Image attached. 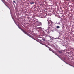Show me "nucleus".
I'll list each match as a JSON object with an SVG mask.
<instances>
[{"instance_id": "39448f33", "label": "nucleus", "mask_w": 74, "mask_h": 74, "mask_svg": "<svg viewBox=\"0 0 74 74\" xmlns=\"http://www.w3.org/2000/svg\"><path fill=\"white\" fill-rule=\"evenodd\" d=\"M34 2H33L31 3L30 4H34Z\"/></svg>"}, {"instance_id": "0eeeda50", "label": "nucleus", "mask_w": 74, "mask_h": 74, "mask_svg": "<svg viewBox=\"0 0 74 74\" xmlns=\"http://www.w3.org/2000/svg\"><path fill=\"white\" fill-rule=\"evenodd\" d=\"M6 6H7V7H8V8H9V9H10V8H9V7H8V6L6 5Z\"/></svg>"}, {"instance_id": "f03ea898", "label": "nucleus", "mask_w": 74, "mask_h": 74, "mask_svg": "<svg viewBox=\"0 0 74 74\" xmlns=\"http://www.w3.org/2000/svg\"><path fill=\"white\" fill-rule=\"evenodd\" d=\"M52 52H53V53H55V54H56L55 53L56 52L55 51H52Z\"/></svg>"}, {"instance_id": "1a4fd4ad", "label": "nucleus", "mask_w": 74, "mask_h": 74, "mask_svg": "<svg viewBox=\"0 0 74 74\" xmlns=\"http://www.w3.org/2000/svg\"><path fill=\"white\" fill-rule=\"evenodd\" d=\"M40 41H41V40H40Z\"/></svg>"}, {"instance_id": "7ed1b4c3", "label": "nucleus", "mask_w": 74, "mask_h": 74, "mask_svg": "<svg viewBox=\"0 0 74 74\" xmlns=\"http://www.w3.org/2000/svg\"><path fill=\"white\" fill-rule=\"evenodd\" d=\"M57 29H59V28H60V27H59V26H57Z\"/></svg>"}, {"instance_id": "20e7f679", "label": "nucleus", "mask_w": 74, "mask_h": 74, "mask_svg": "<svg viewBox=\"0 0 74 74\" xmlns=\"http://www.w3.org/2000/svg\"><path fill=\"white\" fill-rule=\"evenodd\" d=\"M58 52L59 53H62V51H59Z\"/></svg>"}, {"instance_id": "6e6552de", "label": "nucleus", "mask_w": 74, "mask_h": 74, "mask_svg": "<svg viewBox=\"0 0 74 74\" xmlns=\"http://www.w3.org/2000/svg\"><path fill=\"white\" fill-rule=\"evenodd\" d=\"M13 1L14 3H16V2H15V1Z\"/></svg>"}, {"instance_id": "f257e3e1", "label": "nucleus", "mask_w": 74, "mask_h": 74, "mask_svg": "<svg viewBox=\"0 0 74 74\" xmlns=\"http://www.w3.org/2000/svg\"><path fill=\"white\" fill-rule=\"evenodd\" d=\"M19 29H20L21 30H22V31H23V33H25L26 34H27V35H28V33H27L26 32V31H25V30H24L23 29H22V28H21L19 27Z\"/></svg>"}, {"instance_id": "423d86ee", "label": "nucleus", "mask_w": 74, "mask_h": 74, "mask_svg": "<svg viewBox=\"0 0 74 74\" xmlns=\"http://www.w3.org/2000/svg\"><path fill=\"white\" fill-rule=\"evenodd\" d=\"M43 41H45V39L42 38Z\"/></svg>"}]
</instances>
